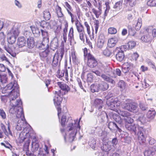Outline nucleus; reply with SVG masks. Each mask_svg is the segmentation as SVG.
Instances as JSON below:
<instances>
[{
	"label": "nucleus",
	"instance_id": "nucleus-1",
	"mask_svg": "<svg viewBox=\"0 0 156 156\" xmlns=\"http://www.w3.org/2000/svg\"><path fill=\"white\" fill-rule=\"evenodd\" d=\"M12 89L8 94L9 98L10 100V106L19 107L21 106L22 102L20 99H16L19 95V87L16 83H11L5 87L4 89L6 90H10Z\"/></svg>",
	"mask_w": 156,
	"mask_h": 156
},
{
	"label": "nucleus",
	"instance_id": "nucleus-2",
	"mask_svg": "<svg viewBox=\"0 0 156 156\" xmlns=\"http://www.w3.org/2000/svg\"><path fill=\"white\" fill-rule=\"evenodd\" d=\"M57 84L59 86L61 90L64 91L63 94L62 93L60 90L58 91H55V96L54 98L53 101L55 104L58 105H60V103L62 101V99L61 97V95H63L68 93L70 90V88L66 84L64 83L58 82L57 83Z\"/></svg>",
	"mask_w": 156,
	"mask_h": 156
},
{
	"label": "nucleus",
	"instance_id": "nucleus-3",
	"mask_svg": "<svg viewBox=\"0 0 156 156\" xmlns=\"http://www.w3.org/2000/svg\"><path fill=\"white\" fill-rule=\"evenodd\" d=\"M122 108L130 112H134L137 110L138 104L130 99H127L122 104Z\"/></svg>",
	"mask_w": 156,
	"mask_h": 156
},
{
	"label": "nucleus",
	"instance_id": "nucleus-4",
	"mask_svg": "<svg viewBox=\"0 0 156 156\" xmlns=\"http://www.w3.org/2000/svg\"><path fill=\"white\" fill-rule=\"evenodd\" d=\"M64 54V50L61 49L56 53L51 59L53 66L56 67L59 65Z\"/></svg>",
	"mask_w": 156,
	"mask_h": 156
},
{
	"label": "nucleus",
	"instance_id": "nucleus-5",
	"mask_svg": "<svg viewBox=\"0 0 156 156\" xmlns=\"http://www.w3.org/2000/svg\"><path fill=\"white\" fill-rule=\"evenodd\" d=\"M40 31L43 37V41L41 43L42 48L46 49L48 48L49 43L48 33L45 30L41 29Z\"/></svg>",
	"mask_w": 156,
	"mask_h": 156
},
{
	"label": "nucleus",
	"instance_id": "nucleus-6",
	"mask_svg": "<svg viewBox=\"0 0 156 156\" xmlns=\"http://www.w3.org/2000/svg\"><path fill=\"white\" fill-rule=\"evenodd\" d=\"M87 65L90 68H95L98 65L96 58L90 53H88L87 55Z\"/></svg>",
	"mask_w": 156,
	"mask_h": 156
},
{
	"label": "nucleus",
	"instance_id": "nucleus-7",
	"mask_svg": "<svg viewBox=\"0 0 156 156\" xmlns=\"http://www.w3.org/2000/svg\"><path fill=\"white\" fill-rule=\"evenodd\" d=\"M138 132L137 133L138 139L139 140L141 141L143 143L145 141V139L144 134L145 132V129H144L143 127L140 126L138 125Z\"/></svg>",
	"mask_w": 156,
	"mask_h": 156
},
{
	"label": "nucleus",
	"instance_id": "nucleus-8",
	"mask_svg": "<svg viewBox=\"0 0 156 156\" xmlns=\"http://www.w3.org/2000/svg\"><path fill=\"white\" fill-rule=\"evenodd\" d=\"M26 141L25 145L27 147V149H28V147L29 144V140L27 138L23 136V133H21L20 134L19 137L18 139V141L20 143H23L24 141Z\"/></svg>",
	"mask_w": 156,
	"mask_h": 156
},
{
	"label": "nucleus",
	"instance_id": "nucleus-9",
	"mask_svg": "<svg viewBox=\"0 0 156 156\" xmlns=\"http://www.w3.org/2000/svg\"><path fill=\"white\" fill-rule=\"evenodd\" d=\"M116 103V101L112 98L107 100L106 101V103L109 107V108L113 110L115 109L116 106H117Z\"/></svg>",
	"mask_w": 156,
	"mask_h": 156
},
{
	"label": "nucleus",
	"instance_id": "nucleus-10",
	"mask_svg": "<svg viewBox=\"0 0 156 156\" xmlns=\"http://www.w3.org/2000/svg\"><path fill=\"white\" fill-rule=\"evenodd\" d=\"M126 128L128 130L136 134L137 126L135 124H126L125 125Z\"/></svg>",
	"mask_w": 156,
	"mask_h": 156
},
{
	"label": "nucleus",
	"instance_id": "nucleus-11",
	"mask_svg": "<svg viewBox=\"0 0 156 156\" xmlns=\"http://www.w3.org/2000/svg\"><path fill=\"white\" fill-rule=\"evenodd\" d=\"M118 41V40L116 37L110 38L108 41V46L110 48L113 47L115 45Z\"/></svg>",
	"mask_w": 156,
	"mask_h": 156
},
{
	"label": "nucleus",
	"instance_id": "nucleus-12",
	"mask_svg": "<svg viewBox=\"0 0 156 156\" xmlns=\"http://www.w3.org/2000/svg\"><path fill=\"white\" fill-rule=\"evenodd\" d=\"M105 37L102 35L99 36L97 43V47L100 48H102L105 42Z\"/></svg>",
	"mask_w": 156,
	"mask_h": 156
},
{
	"label": "nucleus",
	"instance_id": "nucleus-13",
	"mask_svg": "<svg viewBox=\"0 0 156 156\" xmlns=\"http://www.w3.org/2000/svg\"><path fill=\"white\" fill-rule=\"evenodd\" d=\"M122 72L125 73H127L131 69V64L128 62L125 63L122 65Z\"/></svg>",
	"mask_w": 156,
	"mask_h": 156
},
{
	"label": "nucleus",
	"instance_id": "nucleus-14",
	"mask_svg": "<svg viewBox=\"0 0 156 156\" xmlns=\"http://www.w3.org/2000/svg\"><path fill=\"white\" fill-rule=\"evenodd\" d=\"M26 42V40L24 37H19L18 39L17 44L19 48H22L25 46Z\"/></svg>",
	"mask_w": 156,
	"mask_h": 156
},
{
	"label": "nucleus",
	"instance_id": "nucleus-15",
	"mask_svg": "<svg viewBox=\"0 0 156 156\" xmlns=\"http://www.w3.org/2000/svg\"><path fill=\"white\" fill-rule=\"evenodd\" d=\"M5 49L13 57H15L16 53L15 51V48L13 46L5 47Z\"/></svg>",
	"mask_w": 156,
	"mask_h": 156
},
{
	"label": "nucleus",
	"instance_id": "nucleus-16",
	"mask_svg": "<svg viewBox=\"0 0 156 156\" xmlns=\"http://www.w3.org/2000/svg\"><path fill=\"white\" fill-rule=\"evenodd\" d=\"M58 47V40L57 38H54L51 41L50 47L51 49L54 50Z\"/></svg>",
	"mask_w": 156,
	"mask_h": 156
},
{
	"label": "nucleus",
	"instance_id": "nucleus-17",
	"mask_svg": "<svg viewBox=\"0 0 156 156\" xmlns=\"http://www.w3.org/2000/svg\"><path fill=\"white\" fill-rule=\"evenodd\" d=\"M99 90L105 91L107 90L108 87V85L104 82H101L98 84Z\"/></svg>",
	"mask_w": 156,
	"mask_h": 156
},
{
	"label": "nucleus",
	"instance_id": "nucleus-18",
	"mask_svg": "<svg viewBox=\"0 0 156 156\" xmlns=\"http://www.w3.org/2000/svg\"><path fill=\"white\" fill-rule=\"evenodd\" d=\"M58 72V75L59 78H61L62 77H63L64 75L65 77L66 80L68 79V71L67 69H65L64 70H59Z\"/></svg>",
	"mask_w": 156,
	"mask_h": 156
},
{
	"label": "nucleus",
	"instance_id": "nucleus-19",
	"mask_svg": "<svg viewBox=\"0 0 156 156\" xmlns=\"http://www.w3.org/2000/svg\"><path fill=\"white\" fill-rule=\"evenodd\" d=\"M15 114L16 115V117L18 118L24 117L23 108L21 106H19L18 107L17 111H16V114Z\"/></svg>",
	"mask_w": 156,
	"mask_h": 156
},
{
	"label": "nucleus",
	"instance_id": "nucleus-20",
	"mask_svg": "<svg viewBox=\"0 0 156 156\" xmlns=\"http://www.w3.org/2000/svg\"><path fill=\"white\" fill-rule=\"evenodd\" d=\"M73 29V27H71L69 30L68 34V40L71 44L72 41L74 40Z\"/></svg>",
	"mask_w": 156,
	"mask_h": 156
},
{
	"label": "nucleus",
	"instance_id": "nucleus-21",
	"mask_svg": "<svg viewBox=\"0 0 156 156\" xmlns=\"http://www.w3.org/2000/svg\"><path fill=\"white\" fill-rule=\"evenodd\" d=\"M101 77L104 80L111 83L112 84H114L115 83V81L112 78L105 74H101Z\"/></svg>",
	"mask_w": 156,
	"mask_h": 156
},
{
	"label": "nucleus",
	"instance_id": "nucleus-22",
	"mask_svg": "<svg viewBox=\"0 0 156 156\" xmlns=\"http://www.w3.org/2000/svg\"><path fill=\"white\" fill-rule=\"evenodd\" d=\"M27 45L29 48H32L35 46V43L34 38L32 37H30L27 38Z\"/></svg>",
	"mask_w": 156,
	"mask_h": 156
},
{
	"label": "nucleus",
	"instance_id": "nucleus-23",
	"mask_svg": "<svg viewBox=\"0 0 156 156\" xmlns=\"http://www.w3.org/2000/svg\"><path fill=\"white\" fill-rule=\"evenodd\" d=\"M141 40L145 42H151L152 40V38L149 34H147L142 36Z\"/></svg>",
	"mask_w": 156,
	"mask_h": 156
},
{
	"label": "nucleus",
	"instance_id": "nucleus-24",
	"mask_svg": "<svg viewBox=\"0 0 156 156\" xmlns=\"http://www.w3.org/2000/svg\"><path fill=\"white\" fill-rule=\"evenodd\" d=\"M155 114L156 112L153 109L149 110L147 113V117L148 119H152L155 117Z\"/></svg>",
	"mask_w": 156,
	"mask_h": 156
},
{
	"label": "nucleus",
	"instance_id": "nucleus-25",
	"mask_svg": "<svg viewBox=\"0 0 156 156\" xmlns=\"http://www.w3.org/2000/svg\"><path fill=\"white\" fill-rule=\"evenodd\" d=\"M75 24L77 30L79 33L84 32L83 27L80 23L77 22Z\"/></svg>",
	"mask_w": 156,
	"mask_h": 156
},
{
	"label": "nucleus",
	"instance_id": "nucleus-26",
	"mask_svg": "<svg viewBox=\"0 0 156 156\" xmlns=\"http://www.w3.org/2000/svg\"><path fill=\"white\" fill-rule=\"evenodd\" d=\"M124 55L123 52L121 50L119 51L116 55V59L119 61H122L124 58Z\"/></svg>",
	"mask_w": 156,
	"mask_h": 156
},
{
	"label": "nucleus",
	"instance_id": "nucleus-27",
	"mask_svg": "<svg viewBox=\"0 0 156 156\" xmlns=\"http://www.w3.org/2000/svg\"><path fill=\"white\" fill-rule=\"evenodd\" d=\"M103 101L100 99H96L95 100L94 104L100 111L103 106Z\"/></svg>",
	"mask_w": 156,
	"mask_h": 156
},
{
	"label": "nucleus",
	"instance_id": "nucleus-28",
	"mask_svg": "<svg viewBox=\"0 0 156 156\" xmlns=\"http://www.w3.org/2000/svg\"><path fill=\"white\" fill-rule=\"evenodd\" d=\"M22 118L21 119V120H19L18 121L17 124L16 128L17 130H21L22 129V128H23L24 121L23 120H22Z\"/></svg>",
	"mask_w": 156,
	"mask_h": 156
},
{
	"label": "nucleus",
	"instance_id": "nucleus-29",
	"mask_svg": "<svg viewBox=\"0 0 156 156\" xmlns=\"http://www.w3.org/2000/svg\"><path fill=\"white\" fill-rule=\"evenodd\" d=\"M92 11L93 13L95 15L96 18H98L101 15L102 13L101 9H98V10H96L95 8H93Z\"/></svg>",
	"mask_w": 156,
	"mask_h": 156
},
{
	"label": "nucleus",
	"instance_id": "nucleus-30",
	"mask_svg": "<svg viewBox=\"0 0 156 156\" xmlns=\"http://www.w3.org/2000/svg\"><path fill=\"white\" fill-rule=\"evenodd\" d=\"M49 53L48 50H45L40 53V56L42 60H44L47 57Z\"/></svg>",
	"mask_w": 156,
	"mask_h": 156
},
{
	"label": "nucleus",
	"instance_id": "nucleus-31",
	"mask_svg": "<svg viewBox=\"0 0 156 156\" xmlns=\"http://www.w3.org/2000/svg\"><path fill=\"white\" fill-rule=\"evenodd\" d=\"M125 125L126 124H132L133 122V119L131 118L130 116H129L125 118H124Z\"/></svg>",
	"mask_w": 156,
	"mask_h": 156
},
{
	"label": "nucleus",
	"instance_id": "nucleus-32",
	"mask_svg": "<svg viewBox=\"0 0 156 156\" xmlns=\"http://www.w3.org/2000/svg\"><path fill=\"white\" fill-rule=\"evenodd\" d=\"M90 88L91 91L92 92H98L100 90L98 84L91 85Z\"/></svg>",
	"mask_w": 156,
	"mask_h": 156
},
{
	"label": "nucleus",
	"instance_id": "nucleus-33",
	"mask_svg": "<svg viewBox=\"0 0 156 156\" xmlns=\"http://www.w3.org/2000/svg\"><path fill=\"white\" fill-rule=\"evenodd\" d=\"M43 16L46 20H49L51 17L50 12L48 10L44 11L43 12Z\"/></svg>",
	"mask_w": 156,
	"mask_h": 156
},
{
	"label": "nucleus",
	"instance_id": "nucleus-34",
	"mask_svg": "<svg viewBox=\"0 0 156 156\" xmlns=\"http://www.w3.org/2000/svg\"><path fill=\"white\" fill-rule=\"evenodd\" d=\"M145 117L143 115L140 116L136 119V121L138 123V125L142 124L145 122Z\"/></svg>",
	"mask_w": 156,
	"mask_h": 156
},
{
	"label": "nucleus",
	"instance_id": "nucleus-35",
	"mask_svg": "<svg viewBox=\"0 0 156 156\" xmlns=\"http://www.w3.org/2000/svg\"><path fill=\"white\" fill-rule=\"evenodd\" d=\"M111 146L108 144L103 145L102 149L103 151L106 152H108L111 149Z\"/></svg>",
	"mask_w": 156,
	"mask_h": 156
},
{
	"label": "nucleus",
	"instance_id": "nucleus-36",
	"mask_svg": "<svg viewBox=\"0 0 156 156\" xmlns=\"http://www.w3.org/2000/svg\"><path fill=\"white\" fill-rule=\"evenodd\" d=\"M119 114L121 116L124 117V118L130 116V114L129 113L124 111H120Z\"/></svg>",
	"mask_w": 156,
	"mask_h": 156
},
{
	"label": "nucleus",
	"instance_id": "nucleus-37",
	"mask_svg": "<svg viewBox=\"0 0 156 156\" xmlns=\"http://www.w3.org/2000/svg\"><path fill=\"white\" fill-rule=\"evenodd\" d=\"M7 78L6 75L0 74V83L2 84L5 83L7 82Z\"/></svg>",
	"mask_w": 156,
	"mask_h": 156
},
{
	"label": "nucleus",
	"instance_id": "nucleus-38",
	"mask_svg": "<svg viewBox=\"0 0 156 156\" xmlns=\"http://www.w3.org/2000/svg\"><path fill=\"white\" fill-rule=\"evenodd\" d=\"M57 14L58 17H61L63 16V15L61 11V8L59 6H58L56 9Z\"/></svg>",
	"mask_w": 156,
	"mask_h": 156
},
{
	"label": "nucleus",
	"instance_id": "nucleus-39",
	"mask_svg": "<svg viewBox=\"0 0 156 156\" xmlns=\"http://www.w3.org/2000/svg\"><path fill=\"white\" fill-rule=\"evenodd\" d=\"M11 33L12 34L13 36H15L16 37L19 34V31L18 29L16 28H13L11 31Z\"/></svg>",
	"mask_w": 156,
	"mask_h": 156
},
{
	"label": "nucleus",
	"instance_id": "nucleus-40",
	"mask_svg": "<svg viewBox=\"0 0 156 156\" xmlns=\"http://www.w3.org/2000/svg\"><path fill=\"white\" fill-rule=\"evenodd\" d=\"M9 109V112L12 114H16V111H17L18 107L11 106Z\"/></svg>",
	"mask_w": 156,
	"mask_h": 156
},
{
	"label": "nucleus",
	"instance_id": "nucleus-41",
	"mask_svg": "<svg viewBox=\"0 0 156 156\" xmlns=\"http://www.w3.org/2000/svg\"><path fill=\"white\" fill-rule=\"evenodd\" d=\"M0 126L1 127V129H2L3 132L5 134L6 136H8L9 133L6 129V128L5 125L3 123H1L0 124Z\"/></svg>",
	"mask_w": 156,
	"mask_h": 156
},
{
	"label": "nucleus",
	"instance_id": "nucleus-42",
	"mask_svg": "<svg viewBox=\"0 0 156 156\" xmlns=\"http://www.w3.org/2000/svg\"><path fill=\"white\" fill-rule=\"evenodd\" d=\"M113 118L115 121L119 124H121L122 123V120L120 117L118 115H114L113 116Z\"/></svg>",
	"mask_w": 156,
	"mask_h": 156
},
{
	"label": "nucleus",
	"instance_id": "nucleus-43",
	"mask_svg": "<svg viewBox=\"0 0 156 156\" xmlns=\"http://www.w3.org/2000/svg\"><path fill=\"white\" fill-rule=\"evenodd\" d=\"M34 141H35V139H33L32 143V147L34 149V151H36L37 150L39 147L38 144L37 143L34 142Z\"/></svg>",
	"mask_w": 156,
	"mask_h": 156
},
{
	"label": "nucleus",
	"instance_id": "nucleus-44",
	"mask_svg": "<svg viewBox=\"0 0 156 156\" xmlns=\"http://www.w3.org/2000/svg\"><path fill=\"white\" fill-rule=\"evenodd\" d=\"M103 53L107 57H109L112 54V51L108 49H105L103 51Z\"/></svg>",
	"mask_w": 156,
	"mask_h": 156
},
{
	"label": "nucleus",
	"instance_id": "nucleus-45",
	"mask_svg": "<svg viewBox=\"0 0 156 156\" xmlns=\"http://www.w3.org/2000/svg\"><path fill=\"white\" fill-rule=\"evenodd\" d=\"M127 45L129 49H131L135 47L136 45V42L133 41L129 42L127 43Z\"/></svg>",
	"mask_w": 156,
	"mask_h": 156
},
{
	"label": "nucleus",
	"instance_id": "nucleus-46",
	"mask_svg": "<svg viewBox=\"0 0 156 156\" xmlns=\"http://www.w3.org/2000/svg\"><path fill=\"white\" fill-rule=\"evenodd\" d=\"M147 4L148 6H156V0H149Z\"/></svg>",
	"mask_w": 156,
	"mask_h": 156
},
{
	"label": "nucleus",
	"instance_id": "nucleus-47",
	"mask_svg": "<svg viewBox=\"0 0 156 156\" xmlns=\"http://www.w3.org/2000/svg\"><path fill=\"white\" fill-rule=\"evenodd\" d=\"M16 37L15 36L12 35L8 39V41L9 43L12 44L14 43L16 41Z\"/></svg>",
	"mask_w": 156,
	"mask_h": 156
},
{
	"label": "nucleus",
	"instance_id": "nucleus-48",
	"mask_svg": "<svg viewBox=\"0 0 156 156\" xmlns=\"http://www.w3.org/2000/svg\"><path fill=\"white\" fill-rule=\"evenodd\" d=\"M40 31L39 29L35 28L34 30L33 31V33L35 36L37 37L40 35Z\"/></svg>",
	"mask_w": 156,
	"mask_h": 156
},
{
	"label": "nucleus",
	"instance_id": "nucleus-49",
	"mask_svg": "<svg viewBox=\"0 0 156 156\" xmlns=\"http://www.w3.org/2000/svg\"><path fill=\"white\" fill-rule=\"evenodd\" d=\"M114 126H116L115 123L113 122H109L108 125V128L111 130H112L114 129Z\"/></svg>",
	"mask_w": 156,
	"mask_h": 156
},
{
	"label": "nucleus",
	"instance_id": "nucleus-50",
	"mask_svg": "<svg viewBox=\"0 0 156 156\" xmlns=\"http://www.w3.org/2000/svg\"><path fill=\"white\" fill-rule=\"evenodd\" d=\"M108 33L111 34H115L117 32L116 29L113 27H110L108 30Z\"/></svg>",
	"mask_w": 156,
	"mask_h": 156
},
{
	"label": "nucleus",
	"instance_id": "nucleus-51",
	"mask_svg": "<svg viewBox=\"0 0 156 156\" xmlns=\"http://www.w3.org/2000/svg\"><path fill=\"white\" fill-rule=\"evenodd\" d=\"M0 116L3 119H5L6 118V113L2 109H0Z\"/></svg>",
	"mask_w": 156,
	"mask_h": 156
},
{
	"label": "nucleus",
	"instance_id": "nucleus-52",
	"mask_svg": "<svg viewBox=\"0 0 156 156\" xmlns=\"http://www.w3.org/2000/svg\"><path fill=\"white\" fill-rule=\"evenodd\" d=\"M142 20L141 19H139L136 24L135 28L136 30H139L142 26Z\"/></svg>",
	"mask_w": 156,
	"mask_h": 156
},
{
	"label": "nucleus",
	"instance_id": "nucleus-53",
	"mask_svg": "<svg viewBox=\"0 0 156 156\" xmlns=\"http://www.w3.org/2000/svg\"><path fill=\"white\" fill-rule=\"evenodd\" d=\"M79 37H80V40H81L83 43L85 41V39H84V34L85 32H81L79 33Z\"/></svg>",
	"mask_w": 156,
	"mask_h": 156
},
{
	"label": "nucleus",
	"instance_id": "nucleus-54",
	"mask_svg": "<svg viewBox=\"0 0 156 156\" xmlns=\"http://www.w3.org/2000/svg\"><path fill=\"white\" fill-rule=\"evenodd\" d=\"M118 86L121 89H123L125 87V84L124 82L122 80L120 81L118 84Z\"/></svg>",
	"mask_w": 156,
	"mask_h": 156
},
{
	"label": "nucleus",
	"instance_id": "nucleus-55",
	"mask_svg": "<svg viewBox=\"0 0 156 156\" xmlns=\"http://www.w3.org/2000/svg\"><path fill=\"white\" fill-rule=\"evenodd\" d=\"M66 119V116L65 115L62 116L61 119V124L63 126H64L65 125Z\"/></svg>",
	"mask_w": 156,
	"mask_h": 156
},
{
	"label": "nucleus",
	"instance_id": "nucleus-56",
	"mask_svg": "<svg viewBox=\"0 0 156 156\" xmlns=\"http://www.w3.org/2000/svg\"><path fill=\"white\" fill-rule=\"evenodd\" d=\"M84 25L85 27L87 29V31L88 34L89 35H90V26H89L88 24V23L87 22H84Z\"/></svg>",
	"mask_w": 156,
	"mask_h": 156
},
{
	"label": "nucleus",
	"instance_id": "nucleus-57",
	"mask_svg": "<svg viewBox=\"0 0 156 156\" xmlns=\"http://www.w3.org/2000/svg\"><path fill=\"white\" fill-rule=\"evenodd\" d=\"M89 144L90 147H91L92 148H94L95 147L96 144V141L94 139L92 140L91 142L89 143Z\"/></svg>",
	"mask_w": 156,
	"mask_h": 156
},
{
	"label": "nucleus",
	"instance_id": "nucleus-58",
	"mask_svg": "<svg viewBox=\"0 0 156 156\" xmlns=\"http://www.w3.org/2000/svg\"><path fill=\"white\" fill-rule=\"evenodd\" d=\"M144 155L145 156H149L152 154V152L150 149L146 150L144 152Z\"/></svg>",
	"mask_w": 156,
	"mask_h": 156
},
{
	"label": "nucleus",
	"instance_id": "nucleus-59",
	"mask_svg": "<svg viewBox=\"0 0 156 156\" xmlns=\"http://www.w3.org/2000/svg\"><path fill=\"white\" fill-rule=\"evenodd\" d=\"M1 98L2 101L5 103L7 101L8 97L6 95L2 96L1 97Z\"/></svg>",
	"mask_w": 156,
	"mask_h": 156
},
{
	"label": "nucleus",
	"instance_id": "nucleus-60",
	"mask_svg": "<svg viewBox=\"0 0 156 156\" xmlns=\"http://www.w3.org/2000/svg\"><path fill=\"white\" fill-rule=\"evenodd\" d=\"M68 24L66 23L65 25V28L63 30V36H66V33L67 32Z\"/></svg>",
	"mask_w": 156,
	"mask_h": 156
},
{
	"label": "nucleus",
	"instance_id": "nucleus-61",
	"mask_svg": "<svg viewBox=\"0 0 156 156\" xmlns=\"http://www.w3.org/2000/svg\"><path fill=\"white\" fill-rule=\"evenodd\" d=\"M118 142V141L116 138H114L113 139L112 141V146L114 147H115L117 144Z\"/></svg>",
	"mask_w": 156,
	"mask_h": 156
},
{
	"label": "nucleus",
	"instance_id": "nucleus-62",
	"mask_svg": "<svg viewBox=\"0 0 156 156\" xmlns=\"http://www.w3.org/2000/svg\"><path fill=\"white\" fill-rule=\"evenodd\" d=\"M122 3L121 2H117L115 3L114 6V8L115 9L119 8L120 6L121 5Z\"/></svg>",
	"mask_w": 156,
	"mask_h": 156
},
{
	"label": "nucleus",
	"instance_id": "nucleus-63",
	"mask_svg": "<svg viewBox=\"0 0 156 156\" xmlns=\"http://www.w3.org/2000/svg\"><path fill=\"white\" fill-rule=\"evenodd\" d=\"M99 23L98 22L96 21L94 23V28L95 30V33L97 34V31L99 26Z\"/></svg>",
	"mask_w": 156,
	"mask_h": 156
},
{
	"label": "nucleus",
	"instance_id": "nucleus-64",
	"mask_svg": "<svg viewBox=\"0 0 156 156\" xmlns=\"http://www.w3.org/2000/svg\"><path fill=\"white\" fill-rule=\"evenodd\" d=\"M139 107L140 109L143 111H145L147 109V108L142 104H139Z\"/></svg>",
	"mask_w": 156,
	"mask_h": 156
}]
</instances>
